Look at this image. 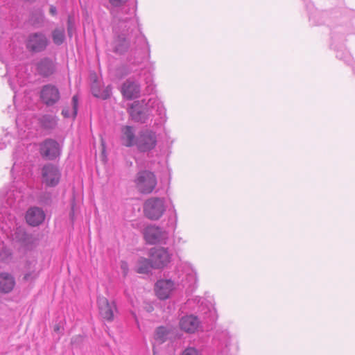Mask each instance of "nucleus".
<instances>
[{"mask_svg":"<svg viewBox=\"0 0 355 355\" xmlns=\"http://www.w3.org/2000/svg\"><path fill=\"white\" fill-rule=\"evenodd\" d=\"M157 103L155 98H150L148 101L145 99L135 101L128 107V112L134 121L145 123L151 116L150 107Z\"/></svg>","mask_w":355,"mask_h":355,"instance_id":"obj_1","label":"nucleus"},{"mask_svg":"<svg viewBox=\"0 0 355 355\" xmlns=\"http://www.w3.org/2000/svg\"><path fill=\"white\" fill-rule=\"evenodd\" d=\"M135 183L139 193L149 194L155 189L157 181L154 173L148 170H141L137 173Z\"/></svg>","mask_w":355,"mask_h":355,"instance_id":"obj_2","label":"nucleus"},{"mask_svg":"<svg viewBox=\"0 0 355 355\" xmlns=\"http://www.w3.org/2000/svg\"><path fill=\"white\" fill-rule=\"evenodd\" d=\"M49 44L50 40L42 31L31 33L25 41L26 50L33 54L44 52Z\"/></svg>","mask_w":355,"mask_h":355,"instance_id":"obj_3","label":"nucleus"},{"mask_svg":"<svg viewBox=\"0 0 355 355\" xmlns=\"http://www.w3.org/2000/svg\"><path fill=\"white\" fill-rule=\"evenodd\" d=\"M166 211L163 198L152 197L146 200L144 205L145 216L150 220H158Z\"/></svg>","mask_w":355,"mask_h":355,"instance_id":"obj_4","label":"nucleus"},{"mask_svg":"<svg viewBox=\"0 0 355 355\" xmlns=\"http://www.w3.org/2000/svg\"><path fill=\"white\" fill-rule=\"evenodd\" d=\"M157 138L155 132L144 129L137 135L135 146L140 153H147L153 150L157 146Z\"/></svg>","mask_w":355,"mask_h":355,"instance_id":"obj_5","label":"nucleus"},{"mask_svg":"<svg viewBox=\"0 0 355 355\" xmlns=\"http://www.w3.org/2000/svg\"><path fill=\"white\" fill-rule=\"evenodd\" d=\"M41 175L42 184L48 187H55L60 182L61 171L57 165L48 163L42 166Z\"/></svg>","mask_w":355,"mask_h":355,"instance_id":"obj_6","label":"nucleus"},{"mask_svg":"<svg viewBox=\"0 0 355 355\" xmlns=\"http://www.w3.org/2000/svg\"><path fill=\"white\" fill-rule=\"evenodd\" d=\"M143 235L146 243L154 245L166 243L168 239V233L161 227L155 225H148L143 230Z\"/></svg>","mask_w":355,"mask_h":355,"instance_id":"obj_7","label":"nucleus"},{"mask_svg":"<svg viewBox=\"0 0 355 355\" xmlns=\"http://www.w3.org/2000/svg\"><path fill=\"white\" fill-rule=\"evenodd\" d=\"M172 254L165 248H153L150 250L149 257L154 268L159 269L166 266L171 261Z\"/></svg>","mask_w":355,"mask_h":355,"instance_id":"obj_8","label":"nucleus"},{"mask_svg":"<svg viewBox=\"0 0 355 355\" xmlns=\"http://www.w3.org/2000/svg\"><path fill=\"white\" fill-rule=\"evenodd\" d=\"M41 155L49 160H55L61 154V146L53 139H46L40 144Z\"/></svg>","mask_w":355,"mask_h":355,"instance_id":"obj_9","label":"nucleus"},{"mask_svg":"<svg viewBox=\"0 0 355 355\" xmlns=\"http://www.w3.org/2000/svg\"><path fill=\"white\" fill-rule=\"evenodd\" d=\"M40 98L46 105L53 106L60 99V91L58 88L53 85H45L41 89Z\"/></svg>","mask_w":355,"mask_h":355,"instance_id":"obj_10","label":"nucleus"},{"mask_svg":"<svg viewBox=\"0 0 355 355\" xmlns=\"http://www.w3.org/2000/svg\"><path fill=\"white\" fill-rule=\"evenodd\" d=\"M114 36L112 43V51L116 54L123 55L130 49V41L123 32L119 33L114 29Z\"/></svg>","mask_w":355,"mask_h":355,"instance_id":"obj_11","label":"nucleus"},{"mask_svg":"<svg viewBox=\"0 0 355 355\" xmlns=\"http://www.w3.org/2000/svg\"><path fill=\"white\" fill-rule=\"evenodd\" d=\"M98 305L101 316L105 320L111 322L114 320V313L117 311L115 302H109L104 297H98Z\"/></svg>","mask_w":355,"mask_h":355,"instance_id":"obj_12","label":"nucleus"},{"mask_svg":"<svg viewBox=\"0 0 355 355\" xmlns=\"http://www.w3.org/2000/svg\"><path fill=\"white\" fill-rule=\"evenodd\" d=\"M121 92L127 100L137 98L141 92L140 84L132 78H128L121 85Z\"/></svg>","mask_w":355,"mask_h":355,"instance_id":"obj_13","label":"nucleus"},{"mask_svg":"<svg viewBox=\"0 0 355 355\" xmlns=\"http://www.w3.org/2000/svg\"><path fill=\"white\" fill-rule=\"evenodd\" d=\"M45 218L44 211L37 207H31L26 214V220L27 223L33 227L40 225L43 223Z\"/></svg>","mask_w":355,"mask_h":355,"instance_id":"obj_14","label":"nucleus"},{"mask_svg":"<svg viewBox=\"0 0 355 355\" xmlns=\"http://www.w3.org/2000/svg\"><path fill=\"white\" fill-rule=\"evenodd\" d=\"M36 69L38 74L46 78L55 71V64L50 58H43L37 63Z\"/></svg>","mask_w":355,"mask_h":355,"instance_id":"obj_15","label":"nucleus"},{"mask_svg":"<svg viewBox=\"0 0 355 355\" xmlns=\"http://www.w3.org/2000/svg\"><path fill=\"white\" fill-rule=\"evenodd\" d=\"M173 288L174 283L171 279H161L155 284L156 295L160 300L168 298Z\"/></svg>","mask_w":355,"mask_h":355,"instance_id":"obj_16","label":"nucleus"},{"mask_svg":"<svg viewBox=\"0 0 355 355\" xmlns=\"http://www.w3.org/2000/svg\"><path fill=\"white\" fill-rule=\"evenodd\" d=\"M13 239L25 247H30L34 243L35 239L31 234L28 233L25 228L17 227L13 234Z\"/></svg>","mask_w":355,"mask_h":355,"instance_id":"obj_17","label":"nucleus"},{"mask_svg":"<svg viewBox=\"0 0 355 355\" xmlns=\"http://www.w3.org/2000/svg\"><path fill=\"white\" fill-rule=\"evenodd\" d=\"M199 324L198 318L193 315L182 318L180 322L181 329L187 333L195 332L198 329Z\"/></svg>","mask_w":355,"mask_h":355,"instance_id":"obj_18","label":"nucleus"},{"mask_svg":"<svg viewBox=\"0 0 355 355\" xmlns=\"http://www.w3.org/2000/svg\"><path fill=\"white\" fill-rule=\"evenodd\" d=\"M58 118L56 116L46 114L37 117V123L40 127L45 130H54L58 125Z\"/></svg>","mask_w":355,"mask_h":355,"instance_id":"obj_19","label":"nucleus"},{"mask_svg":"<svg viewBox=\"0 0 355 355\" xmlns=\"http://www.w3.org/2000/svg\"><path fill=\"white\" fill-rule=\"evenodd\" d=\"M121 141L126 147H132L136 145L137 136L132 126L125 125L121 128Z\"/></svg>","mask_w":355,"mask_h":355,"instance_id":"obj_20","label":"nucleus"},{"mask_svg":"<svg viewBox=\"0 0 355 355\" xmlns=\"http://www.w3.org/2000/svg\"><path fill=\"white\" fill-rule=\"evenodd\" d=\"M15 285L14 277L8 273L0 274V292L10 293Z\"/></svg>","mask_w":355,"mask_h":355,"instance_id":"obj_21","label":"nucleus"},{"mask_svg":"<svg viewBox=\"0 0 355 355\" xmlns=\"http://www.w3.org/2000/svg\"><path fill=\"white\" fill-rule=\"evenodd\" d=\"M154 268L152 261L150 259L139 257L136 264V272L139 274H148Z\"/></svg>","mask_w":355,"mask_h":355,"instance_id":"obj_22","label":"nucleus"},{"mask_svg":"<svg viewBox=\"0 0 355 355\" xmlns=\"http://www.w3.org/2000/svg\"><path fill=\"white\" fill-rule=\"evenodd\" d=\"M72 112H70L69 107H64L62 110V114L64 118L73 117L75 119L78 113V98L77 95L72 97Z\"/></svg>","mask_w":355,"mask_h":355,"instance_id":"obj_23","label":"nucleus"},{"mask_svg":"<svg viewBox=\"0 0 355 355\" xmlns=\"http://www.w3.org/2000/svg\"><path fill=\"white\" fill-rule=\"evenodd\" d=\"M169 332L166 327L164 326L158 327L155 330L154 336L155 342L159 345L164 343L167 340Z\"/></svg>","mask_w":355,"mask_h":355,"instance_id":"obj_24","label":"nucleus"},{"mask_svg":"<svg viewBox=\"0 0 355 355\" xmlns=\"http://www.w3.org/2000/svg\"><path fill=\"white\" fill-rule=\"evenodd\" d=\"M52 40L53 43L60 46L62 44L65 40V33L64 28H55L52 31Z\"/></svg>","mask_w":355,"mask_h":355,"instance_id":"obj_25","label":"nucleus"},{"mask_svg":"<svg viewBox=\"0 0 355 355\" xmlns=\"http://www.w3.org/2000/svg\"><path fill=\"white\" fill-rule=\"evenodd\" d=\"M84 341V337L81 335H76L71 338V345L74 347H80Z\"/></svg>","mask_w":355,"mask_h":355,"instance_id":"obj_26","label":"nucleus"},{"mask_svg":"<svg viewBox=\"0 0 355 355\" xmlns=\"http://www.w3.org/2000/svg\"><path fill=\"white\" fill-rule=\"evenodd\" d=\"M112 94V90L110 87L107 86L106 88L101 89L98 98L105 100L110 97Z\"/></svg>","mask_w":355,"mask_h":355,"instance_id":"obj_27","label":"nucleus"},{"mask_svg":"<svg viewBox=\"0 0 355 355\" xmlns=\"http://www.w3.org/2000/svg\"><path fill=\"white\" fill-rule=\"evenodd\" d=\"M182 355H201V353L195 347H189L183 351Z\"/></svg>","mask_w":355,"mask_h":355,"instance_id":"obj_28","label":"nucleus"},{"mask_svg":"<svg viewBox=\"0 0 355 355\" xmlns=\"http://www.w3.org/2000/svg\"><path fill=\"white\" fill-rule=\"evenodd\" d=\"M74 31H75V27H74L73 22L72 21L71 17H69L68 20H67V33H68V36L70 38L72 37Z\"/></svg>","mask_w":355,"mask_h":355,"instance_id":"obj_29","label":"nucleus"},{"mask_svg":"<svg viewBox=\"0 0 355 355\" xmlns=\"http://www.w3.org/2000/svg\"><path fill=\"white\" fill-rule=\"evenodd\" d=\"M91 90L92 94L98 98V95L100 94V92L101 89L99 87L98 84L97 83H93L91 87Z\"/></svg>","mask_w":355,"mask_h":355,"instance_id":"obj_30","label":"nucleus"},{"mask_svg":"<svg viewBox=\"0 0 355 355\" xmlns=\"http://www.w3.org/2000/svg\"><path fill=\"white\" fill-rule=\"evenodd\" d=\"M110 3L114 7H121L126 3L128 0H108Z\"/></svg>","mask_w":355,"mask_h":355,"instance_id":"obj_31","label":"nucleus"},{"mask_svg":"<svg viewBox=\"0 0 355 355\" xmlns=\"http://www.w3.org/2000/svg\"><path fill=\"white\" fill-rule=\"evenodd\" d=\"M37 277V274L34 272H28L25 274L24 279L26 281H31L35 279Z\"/></svg>","mask_w":355,"mask_h":355,"instance_id":"obj_32","label":"nucleus"},{"mask_svg":"<svg viewBox=\"0 0 355 355\" xmlns=\"http://www.w3.org/2000/svg\"><path fill=\"white\" fill-rule=\"evenodd\" d=\"M49 12L52 15H55L57 14V9L55 6H51Z\"/></svg>","mask_w":355,"mask_h":355,"instance_id":"obj_33","label":"nucleus"},{"mask_svg":"<svg viewBox=\"0 0 355 355\" xmlns=\"http://www.w3.org/2000/svg\"><path fill=\"white\" fill-rule=\"evenodd\" d=\"M121 268L125 271L128 269V265L126 263H122L121 264Z\"/></svg>","mask_w":355,"mask_h":355,"instance_id":"obj_34","label":"nucleus"},{"mask_svg":"<svg viewBox=\"0 0 355 355\" xmlns=\"http://www.w3.org/2000/svg\"><path fill=\"white\" fill-rule=\"evenodd\" d=\"M153 355H158L155 347H153Z\"/></svg>","mask_w":355,"mask_h":355,"instance_id":"obj_35","label":"nucleus"},{"mask_svg":"<svg viewBox=\"0 0 355 355\" xmlns=\"http://www.w3.org/2000/svg\"><path fill=\"white\" fill-rule=\"evenodd\" d=\"M55 331L59 330V327H55Z\"/></svg>","mask_w":355,"mask_h":355,"instance_id":"obj_36","label":"nucleus"}]
</instances>
